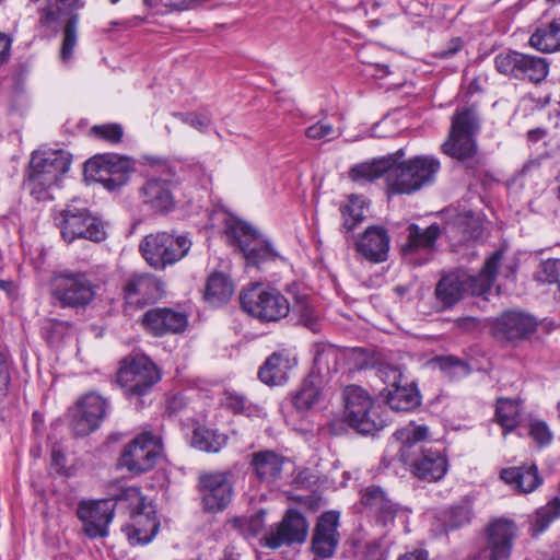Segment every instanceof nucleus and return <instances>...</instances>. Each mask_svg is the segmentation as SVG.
I'll list each match as a JSON object with an SVG mask.
<instances>
[{
    "mask_svg": "<svg viewBox=\"0 0 560 560\" xmlns=\"http://www.w3.org/2000/svg\"><path fill=\"white\" fill-rule=\"evenodd\" d=\"M139 497L138 504L131 513L130 523L122 527L130 545H148L160 529V521L155 506L147 502L136 489L128 490Z\"/></svg>",
    "mask_w": 560,
    "mask_h": 560,
    "instance_id": "18",
    "label": "nucleus"
},
{
    "mask_svg": "<svg viewBox=\"0 0 560 560\" xmlns=\"http://www.w3.org/2000/svg\"><path fill=\"white\" fill-rule=\"evenodd\" d=\"M198 490L203 511L218 513L230 504L233 497V485L224 472L201 474Z\"/></svg>",
    "mask_w": 560,
    "mask_h": 560,
    "instance_id": "22",
    "label": "nucleus"
},
{
    "mask_svg": "<svg viewBox=\"0 0 560 560\" xmlns=\"http://www.w3.org/2000/svg\"><path fill=\"white\" fill-rule=\"evenodd\" d=\"M397 440L401 441V452L404 458L409 455L408 451L416 446L418 442L423 441L428 435V429L423 425H418L412 429H402L395 433Z\"/></svg>",
    "mask_w": 560,
    "mask_h": 560,
    "instance_id": "51",
    "label": "nucleus"
},
{
    "mask_svg": "<svg viewBox=\"0 0 560 560\" xmlns=\"http://www.w3.org/2000/svg\"><path fill=\"white\" fill-rule=\"evenodd\" d=\"M334 132V126L325 120H319L305 129V136L311 140L330 138Z\"/></svg>",
    "mask_w": 560,
    "mask_h": 560,
    "instance_id": "56",
    "label": "nucleus"
},
{
    "mask_svg": "<svg viewBox=\"0 0 560 560\" xmlns=\"http://www.w3.org/2000/svg\"><path fill=\"white\" fill-rule=\"evenodd\" d=\"M435 363L441 372L451 380L469 373L468 364L452 355L438 357Z\"/></svg>",
    "mask_w": 560,
    "mask_h": 560,
    "instance_id": "49",
    "label": "nucleus"
},
{
    "mask_svg": "<svg viewBox=\"0 0 560 560\" xmlns=\"http://www.w3.org/2000/svg\"><path fill=\"white\" fill-rule=\"evenodd\" d=\"M428 551L424 549H415L399 556L398 560H428Z\"/></svg>",
    "mask_w": 560,
    "mask_h": 560,
    "instance_id": "63",
    "label": "nucleus"
},
{
    "mask_svg": "<svg viewBox=\"0 0 560 560\" xmlns=\"http://www.w3.org/2000/svg\"><path fill=\"white\" fill-rule=\"evenodd\" d=\"M49 288L55 304L62 308H84L95 296L91 280L81 271L66 269L54 272Z\"/></svg>",
    "mask_w": 560,
    "mask_h": 560,
    "instance_id": "9",
    "label": "nucleus"
},
{
    "mask_svg": "<svg viewBox=\"0 0 560 560\" xmlns=\"http://www.w3.org/2000/svg\"><path fill=\"white\" fill-rule=\"evenodd\" d=\"M466 281L467 272L462 270L451 271L441 277L435 285L434 295L443 310H450L463 300Z\"/></svg>",
    "mask_w": 560,
    "mask_h": 560,
    "instance_id": "32",
    "label": "nucleus"
},
{
    "mask_svg": "<svg viewBox=\"0 0 560 560\" xmlns=\"http://www.w3.org/2000/svg\"><path fill=\"white\" fill-rule=\"evenodd\" d=\"M48 2L44 15V22L47 24L57 21L59 15L71 14L83 5L81 0H48Z\"/></svg>",
    "mask_w": 560,
    "mask_h": 560,
    "instance_id": "47",
    "label": "nucleus"
},
{
    "mask_svg": "<svg viewBox=\"0 0 560 560\" xmlns=\"http://www.w3.org/2000/svg\"><path fill=\"white\" fill-rule=\"evenodd\" d=\"M343 421L358 433L375 434L386 425L382 407L359 385L346 386L342 393Z\"/></svg>",
    "mask_w": 560,
    "mask_h": 560,
    "instance_id": "4",
    "label": "nucleus"
},
{
    "mask_svg": "<svg viewBox=\"0 0 560 560\" xmlns=\"http://www.w3.org/2000/svg\"><path fill=\"white\" fill-rule=\"evenodd\" d=\"M11 44V37L8 34L0 32V66L9 60Z\"/></svg>",
    "mask_w": 560,
    "mask_h": 560,
    "instance_id": "60",
    "label": "nucleus"
},
{
    "mask_svg": "<svg viewBox=\"0 0 560 560\" xmlns=\"http://www.w3.org/2000/svg\"><path fill=\"white\" fill-rule=\"evenodd\" d=\"M77 24L78 15L72 14L63 28V38L60 51L62 61H68L72 57L73 49L77 45Z\"/></svg>",
    "mask_w": 560,
    "mask_h": 560,
    "instance_id": "52",
    "label": "nucleus"
},
{
    "mask_svg": "<svg viewBox=\"0 0 560 560\" xmlns=\"http://www.w3.org/2000/svg\"><path fill=\"white\" fill-rule=\"evenodd\" d=\"M143 329L154 337L182 334L188 326V316L170 307L148 310L141 318Z\"/></svg>",
    "mask_w": 560,
    "mask_h": 560,
    "instance_id": "25",
    "label": "nucleus"
},
{
    "mask_svg": "<svg viewBox=\"0 0 560 560\" xmlns=\"http://www.w3.org/2000/svg\"><path fill=\"white\" fill-rule=\"evenodd\" d=\"M10 354L9 350L0 345V393L5 395L8 393L11 376H10Z\"/></svg>",
    "mask_w": 560,
    "mask_h": 560,
    "instance_id": "55",
    "label": "nucleus"
},
{
    "mask_svg": "<svg viewBox=\"0 0 560 560\" xmlns=\"http://www.w3.org/2000/svg\"><path fill=\"white\" fill-rule=\"evenodd\" d=\"M495 421L505 432L513 431L520 422L518 405L508 398H499L495 406Z\"/></svg>",
    "mask_w": 560,
    "mask_h": 560,
    "instance_id": "45",
    "label": "nucleus"
},
{
    "mask_svg": "<svg viewBox=\"0 0 560 560\" xmlns=\"http://www.w3.org/2000/svg\"><path fill=\"white\" fill-rule=\"evenodd\" d=\"M454 325L459 331L466 334L480 332L482 328L480 319L472 316L459 317Z\"/></svg>",
    "mask_w": 560,
    "mask_h": 560,
    "instance_id": "58",
    "label": "nucleus"
},
{
    "mask_svg": "<svg viewBox=\"0 0 560 560\" xmlns=\"http://www.w3.org/2000/svg\"><path fill=\"white\" fill-rule=\"evenodd\" d=\"M340 214L342 218V224L340 232L345 235L347 243L353 238L351 235L352 231L365 219L363 208L358 197L350 196L347 203L341 205Z\"/></svg>",
    "mask_w": 560,
    "mask_h": 560,
    "instance_id": "43",
    "label": "nucleus"
},
{
    "mask_svg": "<svg viewBox=\"0 0 560 560\" xmlns=\"http://www.w3.org/2000/svg\"><path fill=\"white\" fill-rule=\"evenodd\" d=\"M187 406L186 399L183 395L177 394L167 399L165 412L168 417H174L184 410Z\"/></svg>",
    "mask_w": 560,
    "mask_h": 560,
    "instance_id": "59",
    "label": "nucleus"
},
{
    "mask_svg": "<svg viewBox=\"0 0 560 560\" xmlns=\"http://www.w3.org/2000/svg\"><path fill=\"white\" fill-rule=\"evenodd\" d=\"M116 502L113 499L81 501L77 515L83 523V532L89 538L105 537L114 518Z\"/></svg>",
    "mask_w": 560,
    "mask_h": 560,
    "instance_id": "21",
    "label": "nucleus"
},
{
    "mask_svg": "<svg viewBox=\"0 0 560 560\" xmlns=\"http://www.w3.org/2000/svg\"><path fill=\"white\" fill-rule=\"evenodd\" d=\"M404 460L410 465L413 476L425 482L441 480L448 469L446 456L433 447L420 446L416 457L407 455Z\"/></svg>",
    "mask_w": 560,
    "mask_h": 560,
    "instance_id": "26",
    "label": "nucleus"
},
{
    "mask_svg": "<svg viewBox=\"0 0 560 560\" xmlns=\"http://www.w3.org/2000/svg\"><path fill=\"white\" fill-rule=\"evenodd\" d=\"M226 443V436L205 425H197L191 435L190 445L208 453L219 452Z\"/></svg>",
    "mask_w": 560,
    "mask_h": 560,
    "instance_id": "42",
    "label": "nucleus"
},
{
    "mask_svg": "<svg viewBox=\"0 0 560 560\" xmlns=\"http://www.w3.org/2000/svg\"><path fill=\"white\" fill-rule=\"evenodd\" d=\"M479 129L480 122L475 105L457 108L452 117L448 138L441 145L444 154L463 163L474 175L482 165V156L478 152L476 140Z\"/></svg>",
    "mask_w": 560,
    "mask_h": 560,
    "instance_id": "1",
    "label": "nucleus"
},
{
    "mask_svg": "<svg viewBox=\"0 0 560 560\" xmlns=\"http://www.w3.org/2000/svg\"><path fill=\"white\" fill-rule=\"evenodd\" d=\"M441 168L440 161L430 155H416L396 163L389 173L388 186L394 194H412L431 185Z\"/></svg>",
    "mask_w": 560,
    "mask_h": 560,
    "instance_id": "8",
    "label": "nucleus"
},
{
    "mask_svg": "<svg viewBox=\"0 0 560 560\" xmlns=\"http://www.w3.org/2000/svg\"><path fill=\"white\" fill-rule=\"evenodd\" d=\"M224 406L234 415H244L247 417L254 416L258 412V407L254 405L248 398L234 390H225Z\"/></svg>",
    "mask_w": 560,
    "mask_h": 560,
    "instance_id": "46",
    "label": "nucleus"
},
{
    "mask_svg": "<svg viewBox=\"0 0 560 560\" xmlns=\"http://www.w3.org/2000/svg\"><path fill=\"white\" fill-rule=\"evenodd\" d=\"M75 405L82 409H86L89 412L96 415L98 412H108L109 410L108 400L96 392H90L81 396L77 400Z\"/></svg>",
    "mask_w": 560,
    "mask_h": 560,
    "instance_id": "53",
    "label": "nucleus"
},
{
    "mask_svg": "<svg viewBox=\"0 0 560 560\" xmlns=\"http://www.w3.org/2000/svg\"><path fill=\"white\" fill-rule=\"evenodd\" d=\"M361 504L375 525L389 529L397 518H407L410 509L394 501L388 493L377 485H371L361 491Z\"/></svg>",
    "mask_w": 560,
    "mask_h": 560,
    "instance_id": "17",
    "label": "nucleus"
},
{
    "mask_svg": "<svg viewBox=\"0 0 560 560\" xmlns=\"http://www.w3.org/2000/svg\"><path fill=\"white\" fill-rule=\"evenodd\" d=\"M502 259V252L495 250L485 261L482 269L478 275H468L465 283V294L470 293L475 296H481L488 300L493 283L497 278L498 269Z\"/></svg>",
    "mask_w": 560,
    "mask_h": 560,
    "instance_id": "31",
    "label": "nucleus"
},
{
    "mask_svg": "<svg viewBox=\"0 0 560 560\" xmlns=\"http://www.w3.org/2000/svg\"><path fill=\"white\" fill-rule=\"evenodd\" d=\"M404 154V150L399 149L392 155L357 164L350 168L349 176L353 182H372L386 175V179L388 180L394 164H396Z\"/></svg>",
    "mask_w": 560,
    "mask_h": 560,
    "instance_id": "33",
    "label": "nucleus"
},
{
    "mask_svg": "<svg viewBox=\"0 0 560 560\" xmlns=\"http://www.w3.org/2000/svg\"><path fill=\"white\" fill-rule=\"evenodd\" d=\"M162 439L152 432L138 434L122 450L119 465L129 472L140 475L151 470L162 456Z\"/></svg>",
    "mask_w": 560,
    "mask_h": 560,
    "instance_id": "13",
    "label": "nucleus"
},
{
    "mask_svg": "<svg viewBox=\"0 0 560 560\" xmlns=\"http://www.w3.org/2000/svg\"><path fill=\"white\" fill-rule=\"evenodd\" d=\"M182 120L189 125L190 127L197 129L200 132H206L210 127L212 120L210 116L206 114H197V113H187V114H177Z\"/></svg>",
    "mask_w": 560,
    "mask_h": 560,
    "instance_id": "57",
    "label": "nucleus"
},
{
    "mask_svg": "<svg viewBox=\"0 0 560 560\" xmlns=\"http://www.w3.org/2000/svg\"><path fill=\"white\" fill-rule=\"evenodd\" d=\"M355 250L365 260L381 264L388 259L390 237L381 225H370L354 242Z\"/></svg>",
    "mask_w": 560,
    "mask_h": 560,
    "instance_id": "28",
    "label": "nucleus"
},
{
    "mask_svg": "<svg viewBox=\"0 0 560 560\" xmlns=\"http://www.w3.org/2000/svg\"><path fill=\"white\" fill-rule=\"evenodd\" d=\"M158 365L145 354H128L119 362L116 383L125 397L138 408L143 406L142 398L161 381Z\"/></svg>",
    "mask_w": 560,
    "mask_h": 560,
    "instance_id": "3",
    "label": "nucleus"
},
{
    "mask_svg": "<svg viewBox=\"0 0 560 560\" xmlns=\"http://www.w3.org/2000/svg\"><path fill=\"white\" fill-rule=\"evenodd\" d=\"M190 246L191 242L186 235L158 232L144 236L139 250L150 267L164 270L184 258Z\"/></svg>",
    "mask_w": 560,
    "mask_h": 560,
    "instance_id": "10",
    "label": "nucleus"
},
{
    "mask_svg": "<svg viewBox=\"0 0 560 560\" xmlns=\"http://www.w3.org/2000/svg\"><path fill=\"white\" fill-rule=\"evenodd\" d=\"M143 205L156 213L166 214L174 210L175 198L172 182L159 177L145 180L140 189Z\"/></svg>",
    "mask_w": 560,
    "mask_h": 560,
    "instance_id": "30",
    "label": "nucleus"
},
{
    "mask_svg": "<svg viewBox=\"0 0 560 560\" xmlns=\"http://www.w3.org/2000/svg\"><path fill=\"white\" fill-rule=\"evenodd\" d=\"M225 234L231 245L243 255L247 267L260 269L280 256L271 243L249 223L231 217L225 221Z\"/></svg>",
    "mask_w": 560,
    "mask_h": 560,
    "instance_id": "5",
    "label": "nucleus"
},
{
    "mask_svg": "<svg viewBox=\"0 0 560 560\" xmlns=\"http://www.w3.org/2000/svg\"><path fill=\"white\" fill-rule=\"evenodd\" d=\"M298 303H299V305H301V308L304 312V314L302 315L304 325L307 328H310L312 331H317V329H318L317 319L311 315L310 308H308L306 302L304 300H302V301H299Z\"/></svg>",
    "mask_w": 560,
    "mask_h": 560,
    "instance_id": "61",
    "label": "nucleus"
},
{
    "mask_svg": "<svg viewBox=\"0 0 560 560\" xmlns=\"http://www.w3.org/2000/svg\"><path fill=\"white\" fill-rule=\"evenodd\" d=\"M340 514L330 510L323 512L313 528L310 549L316 558H331L339 545L340 534L338 527Z\"/></svg>",
    "mask_w": 560,
    "mask_h": 560,
    "instance_id": "24",
    "label": "nucleus"
},
{
    "mask_svg": "<svg viewBox=\"0 0 560 560\" xmlns=\"http://www.w3.org/2000/svg\"><path fill=\"white\" fill-rule=\"evenodd\" d=\"M535 279L541 283H556L560 290V258L542 260L535 272Z\"/></svg>",
    "mask_w": 560,
    "mask_h": 560,
    "instance_id": "48",
    "label": "nucleus"
},
{
    "mask_svg": "<svg viewBox=\"0 0 560 560\" xmlns=\"http://www.w3.org/2000/svg\"><path fill=\"white\" fill-rule=\"evenodd\" d=\"M248 469L261 482L271 485L278 481L288 458L273 450H260L248 456Z\"/></svg>",
    "mask_w": 560,
    "mask_h": 560,
    "instance_id": "29",
    "label": "nucleus"
},
{
    "mask_svg": "<svg viewBox=\"0 0 560 560\" xmlns=\"http://www.w3.org/2000/svg\"><path fill=\"white\" fill-rule=\"evenodd\" d=\"M500 477L521 493H530L542 482L535 464L504 468L501 470Z\"/></svg>",
    "mask_w": 560,
    "mask_h": 560,
    "instance_id": "34",
    "label": "nucleus"
},
{
    "mask_svg": "<svg viewBox=\"0 0 560 560\" xmlns=\"http://www.w3.org/2000/svg\"><path fill=\"white\" fill-rule=\"evenodd\" d=\"M72 156L65 150L34 152L32 154L24 188L37 201L54 199L52 191L60 186L69 171Z\"/></svg>",
    "mask_w": 560,
    "mask_h": 560,
    "instance_id": "2",
    "label": "nucleus"
},
{
    "mask_svg": "<svg viewBox=\"0 0 560 560\" xmlns=\"http://www.w3.org/2000/svg\"><path fill=\"white\" fill-rule=\"evenodd\" d=\"M234 291L232 280L222 272L209 276L205 290V300L217 306L229 301Z\"/></svg>",
    "mask_w": 560,
    "mask_h": 560,
    "instance_id": "41",
    "label": "nucleus"
},
{
    "mask_svg": "<svg viewBox=\"0 0 560 560\" xmlns=\"http://www.w3.org/2000/svg\"><path fill=\"white\" fill-rule=\"evenodd\" d=\"M108 412L93 413L74 406L69 410V427L74 435L86 436L96 431Z\"/></svg>",
    "mask_w": 560,
    "mask_h": 560,
    "instance_id": "38",
    "label": "nucleus"
},
{
    "mask_svg": "<svg viewBox=\"0 0 560 560\" xmlns=\"http://www.w3.org/2000/svg\"><path fill=\"white\" fill-rule=\"evenodd\" d=\"M472 501L467 498L448 506L440 514V521L445 533L456 530L466 525H469L472 521Z\"/></svg>",
    "mask_w": 560,
    "mask_h": 560,
    "instance_id": "37",
    "label": "nucleus"
},
{
    "mask_svg": "<svg viewBox=\"0 0 560 560\" xmlns=\"http://www.w3.org/2000/svg\"><path fill=\"white\" fill-rule=\"evenodd\" d=\"M406 231L407 241L401 247L402 255L419 265L428 262L436 250V242L441 236L440 224L432 223L421 228L410 223Z\"/></svg>",
    "mask_w": 560,
    "mask_h": 560,
    "instance_id": "23",
    "label": "nucleus"
},
{
    "mask_svg": "<svg viewBox=\"0 0 560 560\" xmlns=\"http://www.w3.org/2000/svg\"><path fill=\"white\" fill-rule=\"evenodd\" d=\"M108 412L93 413L74 406L69 410V427L74 435L86 436L96 431Z\"/></svg>",
    "mask_w": 560,
    "mask_h": 560,
    "instance_id": "39",
    "label": "nucleus"
},
{
    "mask_svg": "<svg viewBox=\"0 0 560 560\" xmlns=\"http://www.w3.org/2000/svg\"><path fill=\"white\" fill-rule=\"evenodd\" d=\"M516 536L515 523L499 517L485 528V542L479 550L481 560H509Z\"/></svg>",
    "mask_w": 560,
    "mask_h": 560,
    "instance_id": "19",
    "label": "nucleus"
},
{
    "mask_svg": "<svg viewBox=\"0 0 560 560\" xmlns=\"http://www.w3.org/2000/svg\"><path fill=\"white\" fill-rule=\"evenodd\" d=\"M528 43L530 47L541 52L560 51V18L537 27Z\"/></svg>",
    "mask_w": 560,
    "mask_h": 560,
    "instance_id": "36",
    "label": "nucleus"
},
{
    "mask_svg": "<svg viewBox=\"0 0 560 560\" xmlns=\"http://www.w3.org/2000/svg\"><path fill=\"white\" fill-rule=\"evenodd\" d=\"M55 224L60 230L62 240L69 244L75 240L100 243L106 238L103 221L75 200L67 203L55 215Z\"/></svg>",
    "mask_w": 560,
    "mask_h": 560,
    "instance_id": "6",
    "label": "nucleus"
},
{
    "mask_svg": "<svg viewBox=\"0 0 560 560\" xmlns=\"http://www.w3.org/2000/svg\"><path fill=\"white\" fill-rule=\"evenodd\" d=\"M122 298L127 308L141 310L164 295V283L149 272H133L125 281Z\"/></svg>",
    "mask_w": 560,
    "mask_h": 560,
    "instance_id": "20",
    "label": "nucleus"
},
{
    "mask_svg": "<svg viewBox=\"0 0 560 560\" xmlns=\"http://www.w3.org/2000/svg\"><path fill=\"white\" fill-rule=\"evenodd\" d=\"M0 290L3 291L8 298L16 299L19 294V287L12 279L0 278Z\"/></svg>",
    "mask_w": 560,
    "mask_h": 560,
    "instance_id": "62",
    "label": "nucleus"
},
{
    "mask_svg": "<svg viewBox=\"0 0 560 560\" xmlns=\"http://www.w3.org/2000/svg\"><path fill=\"white\" fill-rule=\"evenodd\" d=\"M488 326L492 337L516 346L533 336L538 328V320L529 313L508 310L489 319Z\"/></svg>",
    "mask_w": 560,
    "mask_h": 560,
    "instance_id": "15",
    "label": "nucleus"
},
{
    "mask_svg": "<svg viewBox=\"0 0 560 560\" xmlns=\"http://www.w3.org/2000/svg\"><path fill=\"white\" fill-rule=\"evenodd\" d=\"M310 523L306 516L300 510L290 508L279 523L270 526L261 542L270 549L301 546L306 541Z\"/></svg>",
    "mask_w": 560,
    "mask_h": 560,
    "instance_id": "14",
    "label": "nucleus"
},
{
    "mask_svg": "<svg viewBox=\"0 0 560 560\" xmlns=\"http://www.w3.org/2000/svg\"><path fill=\"white\" fill-rule=\"evenodd\" d=\"M132 168L130 159L117 154H98L84 164V174L91 180L114 190L126 185Z\"/></svg>",
    "mask_w": 560,
    "mask_h": 560,
    "instance_id": "16",
    "label": "nucleus"
},
{
    "mask_svg": "<svg viewBox=\"0 0 560 560\" xmlns=\"http://www.w3.org/2000/svg\"><path fill=\"white\" fill-rule=\"evenodd\" d=\"M387 384L381 396L396 412H410L421 405V394L415 382H408L398 366H384L378 370Z\"/></svg>",
    "mask_w": 560,
    "mask_h": 560,
    "instance_id": "12",
    "label": "nucleus"
},
{
    "mask_svg": "<svg viewBox=\"0 0 560 560\" xmlns=\"http://www.w3.org/2000/svg\"><path fill=\"white\" fill-rule=\"evenodd\" d=\"M558 517H560V498L556 497L545 506L536 511L533 521L530 522V536L533 538H537Z\"/></svg>",
    "mask_w": 560,
    "mask_h": 560,
    "instance_id": "44",
    "label": "nucleus"
},
{
    "mask_svg": "<svg viewBox=\"0 0 560 560\" xmlns=\"http://www.w3.org/2000/svg\"><path fill=\"white\" fill-rule=\"evenodd\" d=\"M529 436L539 445L546 446L552 440V434L546 422L534 420L529 423Z\"/></svg>",
    "mask_w": 560,
    "mask_h": 560,
    "instance_id": "54",
    "label": "nucleus"
},
{
    "mask_svg": "<svg viewBox=\"0 0 560 560\" xmlns=\"http://www.w3.org/2000/svg\"><path fill=\"white\" fill-rule=\"evenodd\" d=\"M494 66L509 78L538 84L547 78L550 63L544 57L505 50L494 57Z\"/></svg>",
    "mask_w": 560,
    "mask_h": 560,
    "instance_id": "11",
    "label": "nucleus"
},
{
    "mask_svg": "<svg viewBox=\"0 0 560 560\" xmlns=\"http://www.w3.org/2000/svg\"><path fill=\"white\" fill-rule=\"evenodd\" d=\"M242 310L261 323H275L290 312V303L277 289L262 283H252L240 293Z\"/></svg>",
    "mask_w": 560,
    "mask_h": 560,
    "instance_id": "7",
    "label": "nucleus"
},
{
    "mask_svg": "<svg viewBox=\"0 0 560 560\" xmlns=\"http://www.w3.org/2000/svg\"><path fill=\"white\" fill-rule=\"evenodd\" d=\"M90 135L110 144H118L122 140L124 128L117 122L95 125L90 129Z\"/></svg>",
    "mask_w": 560,
    "mask_h": 560,
    "instance_id": "50",
    "label": "nucleus"
},
{
    "mask_svg": "<svg viewBox=\"0 0 560 560\" xmlns=\"http://www.w3.org/2000/svg\"><path fill=\"white\" fill-rule=\"evenodd\" d=\"M462 48V40L460 38L456 37V38H453L450 43V46L447 49L445 50H442L440 52V56L443 57V58H448L453 55H455L456 52H458Z\"/></svg>",
    "mask_w": 560,
    "mask_h": 560,
    "instance_id": "64",
    "label": "nucleus"
},
{
    "mask_svg": "<svg viewBox=\"0 0 560 560\" xmlns=\"http://www.w3.org/2000/svg\"><path fill=\"white\" fill-rule=\"evenodd\" d=\"M326 355L317 351L314 358L315 366L303 380L301 386L291 395L290 404L298 416L304 417L318 402L323 393V376L317 364Z\"/></svg>",
    "mask_w": 560,
    "mask_h": 560,
    "instance_id": "27",
    "label": "nucleus"
},
{
    "mask_svg": "<svg viewBox=\"0 0 560 560\" xmlns=\"http://www.w3.org/2000/svg\"><path fill=\"white\" fill-rule=\"evenodd\" d=\"M108 412L93 413L74 406L69 410V427L74 435L86 436L96 431Z\"/></svg>",
    "mask_w": 560,
    "mask_h": 560,
    "instance_id": "40",
    "label": "nucleus"
},
{
    "mask_svg": "<svg viewBox=\"0 0 560 560\" xmlns=\"http://www.w3.org/2000/svg\"><path fill=\"white\" fill-rule=\"evenodd\" d=\"M291 368V360L287 354L273 352L259 368L258 378L268 386H281L288 382Z\"/></svg>",
    "mask_w": 560,
    "mask_h": 560,
    "instance_id": "35",
    "label": "nucleus"
}]
</instances>
